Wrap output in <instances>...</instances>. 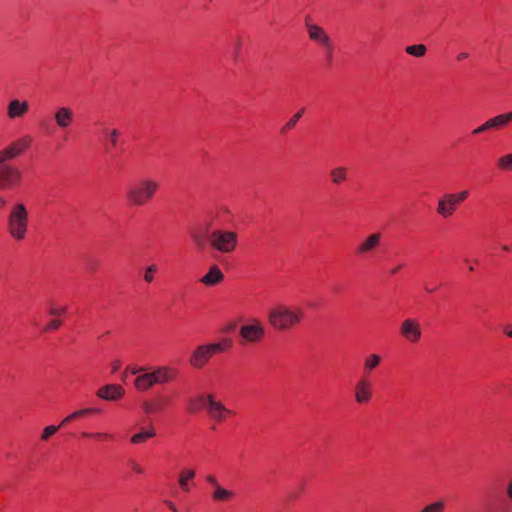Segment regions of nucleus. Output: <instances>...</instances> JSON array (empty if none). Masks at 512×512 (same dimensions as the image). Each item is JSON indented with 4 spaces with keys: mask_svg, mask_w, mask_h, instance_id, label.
I'll use <instances>...</instances> for the list:
<instances>
[{
    "mask_svg": "<svg viewBox=\"0 0 512 512\" xmlns=\"http://www.w3.org/2000/svg\"><path fill=\"white\" fill-rule=\"evenodd\" d=\"M305 312L300 307H289L279 304L268 311L267 318L270 326L278 331H287L301 324Z\"/></svg>",
    "mask_w": 512,
    "mask_h": 512,
    "instance_id": "obj_1",
    "label": "nucleus"
},
{
    "mask_svg": "<svg viewBox=\"0 0 512 512\" xmlns=\"http://www.w3.org/2000/svg\"><path fill=\"white\" fill-rule=\"evenodd\" d=\"M160 188V183L151 177L139 179L127 187L125 197L133 206H144L149 203Z\"/></svg>",
    "mask_w": 512,
    "mask_h": 512,
    "instance_id": "obj_2",
    "label": "nucleus"
},
{
    "mask_svg": "<svg viewBox=\"0 0 512 512\" xmlns=\"http://www.w3.org/2000/svg\"><path fill=\"white\" fill-rule=\"evenodd\" d=\"M29 213L23 203L11 206L7 217V231L16 241L25 239L28 231Z\"/></svg>",
    "mask_w": 512,
    "mask_h": 512,
    "instance_id": "obj_3",
    "label": "nucleus"
},
{
    "mask_svg": "<svg viewBox=\"0 0 512 512\" xmlns=\"http://www.w3.org/2000/svg\"><path fill=\"white\" fill-rule=\"evenodd\" d=\"M231 345V340L227 338L220 342L199 345L193 351L189 359V363L192 367L201 369L208 363L214 354L230 349Z\"/></svg>",
    "mask_w": 512,
    "mask_h": 512,
    "instance_id": "obj_4",
    "label": "nucleus"
},
{
    "mask_svg": "<svg viewBox=\"0 0 512 512\" xmlns=\"http://www.w3.org/2000/svg\"><path fill=\"white\" fill-rule=\"evenodd\" d=\"M208 241L214 250L230 254L238 245V234L230 230L215 229L208 234Z\"/></svg>",
    "mask_w": 512,
    "mask_h": 512,
    "instance_id": "obj_5",
    "label": "nucleus"
},
{
    "mask_svg": "<svg viewBox=\"0 0 512 512\" xmlns=\"http://www.w3.org/2000/svg\"><path fill=\"white\" fill-rule=\"evenodd\" d=\"M0 159V189L7 190L17 186L21 181L20 171Z\"/></svg>",
    "mask_w": 512,
    "mask_h": 512,
    "instance_id": "obj_6",
    "label": "nucleus"
},
{
    "mask_svg": "<svg viewBox=\"0 0 512 512\" xmlns=\"http://www.w3.org/2000/svg\"><path fill=\"white\" fill-rule=\"evenodd\" d=\"M239 334L245 341L257 343L264 338L265 328L260 320L254 318L240 327Z\"/></svg>",
    "mask_w": 512,
    "mask_h": 512,
    "instance_id": "obj_7",
    "label": "nucleus"
},
{
    "mask_svg": "<svg viewBox=\"0 0 512 512\" xmlns=\"http://www.w3.org/2000/svg\"><path fill=\"white\" fill-rule=\"evenodd\" d=\"M400 334L409 343L416 344L422 337L420 323L413 318H407L400 325Z\"/></svg>",
    "mask_w": 512,
    "mask_h": 512,
    "instance_id": "obj_8",
    "label": "nucleus"
},
{
    "mask_svg": "<svg viewBox=\"0 0 512 512\" xmlns=\"http://www.w3.org/2000/svg\"><path fill=\"white\" fill-rule=\"evenodd\" d=\"M510 122H512V111L504 114L496 115L490 119H488L486 122H484L482 125L477 127L472 131L473 135L484 133L491 129H500L506 127Z\"/></svg>",
    "mask_w": 512,
    "mask_h": 512,
    "instance_id": "obj_9",
    "label": "nucleus"
},
{
    "mask_svg": "<svg viewBox=\"0 0 512 512\" xmlns=\"http://www.w3.org/2000/svg\"><path fill=\"white\" fill-rule=\"evenodd\" d=\"M207 414L212 420L220 423L225 420L226 415H232L233 411L217 401L212 394H209L207 395Z\"/></svg>",
    "mask_w": 512,
    "mask_h": 512,
    "instance_id": "obj_10",
    "label": "nucleus"
},
{
    "mask_svg": "<svg viewBox=\"0 0 512 512\" xmlns=\"http://www.w3.org/2000/svg\"><path fill=\"white\" fill-rule=\"evenodd\" d=\"M96 412H99V410L96 408H84V409H81V410H78V411H75V412L69 414L66 418H64L62 420V422L59 426L50 425V426L45 427L41 434V440L42 441L49 440V438L52 435H54L62 425H65L66 423L73 421L79 417H82V416H85V415H88L91 413H96Z\"/></svg>",
    "mask_w": 512,
    "mask_h": 512,
    "instance_id": "obj_11",
    "label": "nucleus"
},
{
    "mask_svg": "<svg viewBox=\"0 0 512 512\" xmlns=\"http://www.w3.org/2000/svg\"><path fill=\"white\" fill-rule=\"evenodd\" d=\"M354 399L357 404H367L372 399V383L369 379L361 377L354 385Z\"/></svg>",
    "mask_w": 512,
    "mask_h": 512,
    "instance_id": "obj_12",
    "label": "nucleus"
},
{
    "mask_svg": "<svg viewBox=\"0 0 512 512\" xmlns=\"http://www.w3.org/2000/svg\"><path fill=\"white\" fill-rule=\"evenodd\" d=\"M31 144V138L29 136H25L11 145L6 147L5 149L0 151V159L7 161L13 159L23 153V151L29 147Z\"/></svg>",
    "mask_w": 512,
    "mask_h": 512,
    "instance_id": "obj_13",
    "label": "nucleus"
},
{
    "mask_svg": "<svg viewBox=\"0 0 512 512\" xmlns=\"http://www.w3.org/2000/svg\"><path fill=\"white\" fill-rule=\"evenodd\" d=\"M54 120L58 128L67 129L74 121V111L67 106H60L55 110Z\"/></svg>",
    "mask_w": 512,
    "mask_h": 512,
    "instance_id": "obj_14",
    "label": "nucleus"
},
{
    "mask_svg": "<svg viewBox=\"0 0 512 512\" xmlns=\"http://www.w3.org/2000/svg\"><path fill=\"white\" fill-rule=\"evenodd\" d=\"M381 239L382 235L380 233L370 234L358 245L356 253L360 256L372 253L379 247Z\"/></svg>",
    "mask_w": 512,
    "mask_h": 512,
    "instance_id": "obj_15",
    "label": "nucleus"
},
{
    "mask_svg": "<svg viewBox=\"0 0 512 512\" xmlns=\"http://www.w3.org/2000/svg\"><path fill=\"white\" fill-rule=\"evenodd\" d=\"M457 202L452 194H445L437 205V213L443 218L451 217L457 208Z\"/></svg>",
    "mask_w": 512,
    "mask_h": 512,
    "instance_id": "obj_16",
    "label": "nucleus"
},
{
    "mask_svg": "<svg viewBox=\"0 0 512 512\" xmlns=\"http://www.w3.org/2000/svg\"><path fill=\"white\" fill-rule=\"evenodd\" d=\"M305 27L308 33L309 38L320 44H329L330 36L327 34V32L320 26L316 24H312L306 19Z\"/></svg>",
    "mask_w": 512,
    "mask_h": 512,
    "instance_id": "obj_17",
    "label": "nucleus"
},
{
    "mask_svg": "<svg viewBox=\"0 0 512 512\" xmlns=\"http://www.w3.org/2000/svg\"><path fill=\"white\" fill-rule=\"evenodd\" d=\"M125 393L124 388L121 385L108 384L101 387L96 395L104 400L115 401L120 399Z\"/></svg>",
    "mask_w": 512,
    "mask_h": 512,
    "instance_id": "obj_18",
    "label": "nucleus"
},
{
    "mask_svg": "<svg viewBox=\"0 0 512 512\" xmlns=\"http://www.w3.org/2000/svg\"><path fill=\"white\" fill-rule=\"evenodd\" d=\"M236 494L233 490L228 489L222 485L211 489L210 498L214 503H227L235 499Z\"/></svg>",
    "mask_w": 512,
    "mask_h": 512,
    "instance_id": "obj_19",
    "label": "nucleus"
},
{
    "mask_svg": "<svg viewBox=\"0 0 512 512\" xmlns=\"http://www.w3.org/2000/svg\"><path fill=\"white\" fill-rule=\"evenodd\" d=\"M152 373L155 376L156 384H165L176 378L177 371L169 366H158Z\"/></svg>",
    "mask_w": 512,
    "mask_h": 512,
    "instance_id": "obj_20",
    "label": "nucleus"
},
{
    "mask_svg": "<svg viewBox=\"0 0 512 512\" xmlns=\"http://www.w3.org/2000/svg\"><path fill=\"white\" fill-rule=\"evenodd\" d=\"M29 110L27 101L13 99L8 104L7 115L10 119L23 117Z\"/></svg>",
    "mask_w": 512,
    "mask_h": 512,
    "instance_id": "obj_21",
    "label": "nucleus"
},
{
    "mask_svg": "<svg viewBox=\"0 0 512 512\" xmlns=\"http://www.w3.org/2000/svg\"><path fill=\"white\" fill-rule=\"evenodd\" d=\"M224 280V274L217 265H212L209 271L200 278V282L206 286H215Z\"/></svg>",
    "mask_w": 512,
    "mask_h": 512,
    "instance_id": "obj_22",
    "label": "nucleus"
},
{
    "mask_svg": "<svg viewBox=\"0 0 512 512\" xmlns=\"http://www.w3.org/2000/svg\"><path fill=\"white\" fill-rule=\"evenodd\" d=\"M155 383V376L151 372H144L138 375L134 381V386L138 391L144 392L151 389Z\"/></svg>",
    "mask_w": 512,
    "mask_h": 512,
    "instance_id": "obj_23",
    "label": "nucleus"
},
{
    "mask_svg": "<svg viewBox=\"0 0 512 512\" xmlns=\"http://www.w3.org/2000/svg\"><path fill=\"white\" fill-rule=\"evenodd\" d=\"M195 476H196V472L194 469H184L179 473L178 483H179L180 488L184 492L190 491V483L193 481Z\"/></svg>",
    "mask_w": 512,
    "mask_h": 512,
    "instance_id": "obj_24",
    "label": "nucleus"
},
{
    "mask_svg": "<svg viewBox=\"0 0 512 512\" xmlns=\"http://www.w3.org/2000/svg\"><path fill=\"white\" fill-rule=\"evenodd\" d=\"M156 435L155 429L150 427L147 430H141L140 432L134 434L131 437V443L133 444H141L145 442L147 439L152 438Z\"/></svg>",
    "mask_w": 512,
    "mask_h": 512,
    "instance_id": "obj_25",
    "label": "nucleus"
},
{
    "mask_svg": "<svg viewBox=\"0 0 512 512\" xmlns=\"http://www.w3.org/2000/svg\"><path fill=\"white\" fill-rule=\"evenodd\" d=\"M330 177L334 184H340L347 178V170L344 167H336L330 171Z\"/></svg>",
    "mask_w": 512,
    "mask_h": 512,
    "instance_id": "obj_26",
    "label": "nucleus"
},
{
    "mask_svg": "<svg viewBox=\"0 0 512 512\" xmlns=\"http://www.w3.org/2000/svg\"><path fill=\"white\" fill-rule=\"evenodd\" d=\"M380 362H381V357L379 355L370 354L369 356L366 357V359L364 361V366H363L364 372L373 371L376 367H378Z\"/></svg>",
    "mask_w": 512,
    "mask_h": 512,
    "instance_id": "obj_27",
    "label": "nucleus"
},
{
    "mask_svg": "<svg viewBox=\"0 0 512 512\" xmlns=\"http://www.w3.org/2000/svg\"><path fill=\"white\" fill-rule=\"evenodd\" d=\"M203 407L207 408V396H197L189 400V410L191 412L199 411Z\"/></svg>",
    "mask_w": 512,
    "mask_h": 512,
    "instance_id": "obj_28",
    "label": "nucleus"
},
{
    "mask_svg": "<svg viewBox=\"0 0 512 512\" xmlns=\"http://www.w3.org/2000/svg\"><path fill=\"white\" fill-rule=\"evenodd\" d=\"M405 52L411 56L421 58L427 52V47L424 44L410 45L405 48Z\"/></svg>",
    "mask_w": 512,
    "mask_h": 512,
    "instance_id": "obj_29",
    "label": "nucleus"
},
{
    "mask_svg": "<svg viewBox=\"0 0 512 512\" xmlns=\"http://www.w3.org/2000/svg\"><path fill=\"white\" fill-rule=\"evenodd\" d=\"M496 165L502 171L512 170V153L504 154L497 159Z\"/></svg>",
    "mask_w": 512,
    "mask_h": 512,
    "instance_id": "obj_30",
    "label": "nucleus"
},
{
    "mask_svg": "<svg viewBox=\"0 0 512 512\" xmlns=\"http://www.w3.org/2000/svg\"><path fill=\"white\" fill-rule=\"evenodd\" d=\"M445 509V503L444 501H435L428 505H426L424 508H422L419 512H443Z\"/></svg>",
    "mask_w": 512,
    "mask_h": 512,
    "instance_id": "obj_31",
    "label": "nucleus"
},
{
    "mask_svg": "<svg viewBox=\"0 0 512 512\" xmlns=\"http://www.w3.org/2000/svg\"><path fill=\"white\" fill-rule=\"evenodd\" d=\"M304 113V108H302L299 112H297L282 128V132L285 133L286 131L292 129L295 127L299 119L302 117Z\"/></svg>",
    "mask_w": 512,
    "mask_h": 512,
    "instance_id": "obj_32",
    "label": "nucleus"
},
{
    "mask_svg": "<svg viewBox=\"0 0 512 512\" xmlns=\"http://www.w3.org/2000/svg\"><path fill=\"white\" fill-rule=\"evenodd\" d=\"M162 409V406L154 401H145L143 403V410L146 414H152Z\"/></svg>",
    "mask_w": 512,
    "mask_h": 512,
    "instance_id": "obj_33",
    "label": "nucleus"
},
{
    "mask_svg": "<svg viewBox=\"0 0 512 512\" xmlns=\"http://www.w3.org/2000/svg\"><path fill=\"white\" fill-rule=\"evenodd\" d=\"M81 436L84 438H95V439H101V440H112L113 439L112 434L105 433V432H97V433L83 432L81 434Z\"/></svg>",
    "mask_w": 512,
    "mask_h": 512,
    "instance_id": "obj_34",
    "label": "nucleus"
},
{
    "mask_svg": "<svg viewBox=\"0 0 512 512\" xmlns=\"http://www.w3.org/2000/svg\"><path fill=\"white\" fill-rule=\"evenodd\" d=\"M156 271H157V267L155 264H151L150 266H148L144 273V280L147 283H151L154 279V274Z\"/></svg>",
    "mask_w": 512,
    "mask_h": 512,
    "instance_id": "obj_35",
    "label": "nucleus"
},
{
    "mask_svg": "<svg viewBox=\"0 0 512 512\" xmlns=\"http://www.w3.org/2000/svg\"><path fill=\"white\" fill-rule=\"evenodd\" d=\"M106 133L109 137L111 148H115L117 145V142H118L119 134H120L119 131L117 129H113L110 131H106Z\"/></svg>",
    "mask_w": 512,
    "mask_h": 512,
    "instance_id": "obj_36",
    "label": "nucleus"
},
{
    "mask_svg": "<svg viewBox=\"0 0 512 512\" xmlns=\"http://www.w3.org/2000/svg\"><path fill=\"white\" fill-rule=\"evenodd\" d=\"M61 325H62L61 320L53 319L43 328V331L44 332L54 331V330L59 329Z\"/></svg>",
    "mask_w": 512,
    "mask_h": 512,
    "instance_id": "obj_37",
    "label": "nucleus"
},
{
    "mask_svg": "<svg viewBox=\"0 0 512 512\" xmlns=\"http://www.w3.org/2000/svg\"><path fill=\"white\" fill-rule=\"evenodd\" d=\"M66 309H67L66 306H59V307L51 306L49 308L48 314L50 316L57 317V316L64 314L66 312Z\"/></svg>",
    "mask_w": 512,
    "mask_h": 512,
    "instance_id": "obj_38",
    "label": "nucleus"
},
{
    "mask_svg": "<svg viewBox=\"0 0 512 512\" xmlns=\"http://www.w3.org/2000/svg\"><path fill=\"white\" fill-rule=\"evenodd\" d=\"M456 200L457 204L459 205L461 202L467 199L469 196V192L467 190H463L459 193H451Z\"/></svg>",
    "mask_w": 512,
    "mask_h": 512,
    "instance_id": "obj_39",
    "label": "nucleus"
},
{
    "mask_svg": "<svg viewBox=\"0 0 512 512\" xmlns=\"http://www.w3.org/2000/svg\"><path fill=\"white\" fill-rule=\"evenodd\" d=\"M321 46H322V47L325 49V51H326L327 59H328L329 61H331V60H332V58H333V53H334V48H333V44H332V40H331V38L329 39V44H323V45H321Z\"/></svg>",
    "mask_w": 512,
    "mask_h": 512,
    "instance_id": "obj_40",
    "label": "nucleus"
},
{
    "mask_svg": "<svg viewBox=\"0 0 512 512\" xmlns=\"http://www.w3.org/2000/svg\"><path fill=\"white\" fill-rule=\"evenodd\" d=\"M206 482L211 486L212 489L216 488L217 486L221 485L218 479L213 474H208L205 476Z\"/></svg>",
    "mask_w": 512,
    "mask_h": 512,
    "instance_id": "obj_41",
    "label": "nucleus"
},
{
    "mask_svg": "<svg viewBox=\"0 0 512 512\" xmlns=\"http://www.w3.org/2000/svg\"><path fill=\"white\" fill-rule=\"evenodd\" d=\"M130 468L136 473V474H143L144 468L135 460H130L128 462Z\"/></svg>",
    "mask_w": 512,
    "mask_h": 512,
    "instance_id": "obj_42",
    "label": "nucleus"
},
{
    "mask_svg": "<svg viewBox=\"0 0 512 512\" xmlns=\"http://www.w3.org/2000/svg\"><path fill=\"white\" fill-rule=\"evenodd\" d=\"M191 237L192 239L194 240L195 244L198 246V247H202L203 246V239H202V236L200 234H197L195 232H193L191 234Z\"/></svg>",
    "mask_w": 512,
    "mask_h": 512,
    "instance_id": "obj_43",
    "label": "nucleus"
},
{
    "mask_svg": "<svg viewBox=\"0 0 512 512\" xmlns=\"http://www.w3.org/2000/svg\"><path fill=\"white\" fill-rule=\"evenodd\" d=\"M144 371H145V368H144V367H137V368H133V369L131 370L132 374H134V375H140V374H142V372H144Z\"/></svg>",
    "mask_w": 512,
    "mask_h": 512,
    "instance_id": "obj_44",
    "label": "nucleus"
},
{
    "mask_svg": "<svg viewBox=\"0 0 512 512\" xmlns=\"http://www.w3.org/2000/svg\"><path fill=\"white\" fill-rule=\"evenodd\" d=\"M165 504L170 508V510H172L173 512H177V507L175 506V504L169 500H166L165 501Z\"/></svg>",
    "mask_w": 512,
    "mask_h": 512,
    "instance_id": "obj_45",
    "label": "nucleus"
},
{
    "mask_svg": "<svg viewBox=\"0 0 512 512\" xmlns=\"http://www.w3.org/2000/svg\"><path fill=\"white\" fill-rule=\"evenodd\" d=\"M469 54L467 52H461L457 55V60L462 61L466 58H468Z\"/></svg>",
    "mask_w": 512,
    "mask_h": 512,
    "instance_id": "obj_46",
    "label": "nucleus"
},
{
    "mask_svg": "<svg viewBox=\"0 0 512 512\" xmlns=\"http://www.w3.org/2000/svg\"><path fill=\"white\" fill-rule=\"evenodd\" d=\"M402 267H403V265L399 264L396 267H394L393 269H391L390 273L392 275H396L402 269Z\"/></svg>",
    "mask_w": 512,
    "mask_h": 512,
    "instance_id": "obj_47",
    "label": "nucleus"
},
{
    "mask_svg": "<svg viewBox=\"0 0 512 512\" xmlns=\"http://www.w3.org/2000/svg\"><path fill=\"white\" fill-rule=\"evenodd\" d=\"M507 495L512 500V480L509 482L507 486Z\"/></svg>",
    "mask_w": 512,
    "mask_h": 512,
    "instance_id": "obj_48",
    "label": "nucleus"
},
{
    "mask_svg": "<svg viewBox=\"0 0 512 512\" xmlns=\"http://www.w3.org/2000/svg\"><path fill=\"white\" fill-rule=\"evenodd\" d=\"M504 333H505L508 337L512 338V328H510L509 326H506V327L504 328Z\"/></svg>",
    "mask_w": 512,
    "mask_h": 512,
    "instance_id": "obj_49",
    "label": "nucleus"
},
{
    "mask_svg": "<svg viewBox=\"0 0 512 512\" xmlns=\"http://www.w3.org/2000/svg\"><path fill=\"white\" fill-rule=\"evenodd\" d=\"M120 366H121V362H120V360H116V361H114V363H113V372H115L116 370H118V369L120 368Z\"/></svg>",
    "mask_w": 512,
    "mask_h": 512,
    "instance_id": "obj_50",
    "label": "nucleus"
},
{
    "mask_svg": "<svg viewBox=\"0 0 512 512\" xmlns=\"http://www.w3.org/2000/svg\"><path fill=\"white\" fill-rule=\"evenodd\" d=\"M5 205H6L5 199L0 197V208L4 207Z\"/></svg>",
    "mask_w": 512,
    "mask_h": 512,
    "instance_id": "obj_51",
    "label": "nucleus"
},
{
    "mask_svg": "<svg viewBox=\"0 0 512 512\" xmlns=\"http://www.w3.org/2000/svg\"><path fill=\"white\" fill-rule=\"evenodd\" d=\"M502 249H503L504 251H506V252H510V250H511V249H510V247H509V246H506V245H504V246L502 247Z\"/></svg>",
    "mask_w": 512,
    "mask_h": 512,
    "instance_id": "obj_52",
    "label": "nucleus"
},
{
    "mask_svg": "<svg viewBox=\"0 0 512 512\" xmlns=\"http://www.w3.org/2000/svg\"><path fill=\"white\" fill-rule=\"evenodd\" d=\"M425 290L429 293H432L435 289H433V287H425Z\"/></svg>",
    "mask_w": 512,
    "mask_h": 512,
    "instance_id": "obj_53",
    "label": "nucleus"
}]
</instances>
